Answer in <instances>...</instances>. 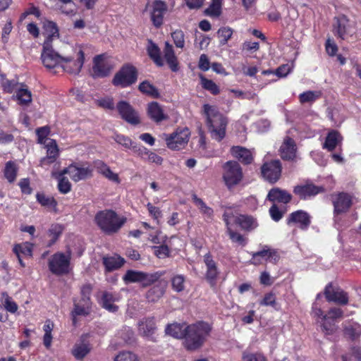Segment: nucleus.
Listing matches in <instances>:
<instances>
[{"label":"nucleus","instance_id":"a211bd4d","mask_svg":"<svg viewBox=\"0 0 361 361\" xmlns=\"http://www.w3.org/2000/svg\"><path fill=\"white\" fill-rule=\"evenodd\" d=\"M324 295L329 302L339 305H345L348 302V294L341 289L334 288L331 283L326 286Z\"/></svg>","mask_w":361,"mask_h":361},{"label":"nucleus","instance_id":"680f3d73","mask_svg":"<svg viewBox=\"0 0 361 361\" xmlns=\"http://www.w3.org/2000/svg\"><path fill=\"white\" fill-rule=\"evenodd\" d=\"M63 228L59 224L52 225L49 230V233L51 238V243H54L60 235L62 233Z\"/></svg>","mask_w":361,"mask_h":361},{"label":"nucleus","instance_id":"c9c22d12","mask_svg":"<svg viewBox=\"0 0 361 361\" xmlns=\"http://www.w3.org/2000/svg\"><path fill=\"white\" fill-rule=\"evenodd\" d=\"M16 91V99L21 105H27L32 102V94L25 85H21Z\"/></svg>","mask_w":361,"mask_h":361},{"label":"nucleus","instance_id":"f8f14e48","mask_svg":"<svg viewBox=\"0 0 361 361\" xmlns=\"http://www.w3.org/2000/svg\"><path fill=\"white\" fill-rule=\"evenodd\" d=\"M224 217L226 225L236 224L246 231L252 230L257 226V223L252 217L234 214L231 210H227Z\"/></svg>","mask_w":361,"mask_h":361},{"label":"nucleus","instance_id":"f704fd0d","mask_svg":"<svg viewBox=\"0 0 361 361\" xmlns=\"http://www.w3.org/2000/svg\"><path fill=\"white\" fill-rule=\"evenodd\" d=\"M52 177L58 179V189L59 192L62 194H67L71 190V184L69 180L63 176V175H61L60 172L53 171L51 173Z\"/></svg>","mask_w":361,"mask_h":361},{"label":"nucleus","instance_id":"58836bf2","mask_svg":"<svg viewBox=\"0 0 361 361\" xmlns=\"http://www.w3.org/2000/svg\"><path fill=\"white\" fill-rule=\"evenodd\" d=\"M17 171L18 168L14 162L10 161L6 164L4 176L9 183H13L16 180Z\"/></svg>","mask_w":361,"mask_h":361},{"label":"nucleus","instance_id":"1a4fd4ad","mask_svg":"<svg viewBox=\"0 0 361 361\" xmlns=\"http://www.w3.org/2000/svg\"><path fill=\"white\" fill-rule=\"evenodd\" d=\"M85 54L80 49L75 51L73 56H64L62 59L61 68L67 73L78 75L83 66Z\"/></svg>","mask_w":361,"mask_h":361},{"label":"nucleus","instance_id":"de8ad7c7","mask_svg":"<svg viewBox=\"0 0 361 361\" xmlns=\"http://www.w3.org/2000/svg\"><path fill=\"white\" fill-rule=\"evenodd\" d=\"M13 252L17 257L20 256V255L32 256V245L28 243L16 245L13 247Z\"/></svg>","mask_w":361,"mask_h":361},{"label":"nucleus","instance_id":"9d476101","mask_svg":"<svg viewBox=\"0 0 361 361\" xmlns=\"http://www.w3.org/2000/svg\"><path fill=\"white\" fill-rule=\"evenodd\" d=\"M123 281L128 284L140 283L143 287H147L158 280L157 273L149 274L140 271L128 270L123 276Z\"/></svg>","mask_w":361,"mask_h":361},{"label":"nucleus","instance_id":"ddd939ff","mask_svg":"<svg viewBox=\"0 0 361 361\" xmlns=\"http://www.w3.org/2000/svg\"><path fill=\"white\" fill-rule=\"evenodd\" d=\"M64 174H68L73 181L78 182L91 177L92 176V169L87 166L73 164L61 171V175Z\"/></svg>","mask_w":361,"mask_h":361},{"label":"nucleus","instance_id":"338daca9","mask_svg":"<svg viewBox=\"0 0 361 361\" xmlns=\"http://www.w3.org/2000/svg\"><path fill=\"white\" fill-rule=\"evenodd\" d=\"M260 305L263 306H272L275 307L276 305V297L271 293H269L266 294L264 298L259 302Z\"/></svg>","mask_w":361,"mask_h":361},{"label":"nucleus","instance_id":"bb28decb","mask_svg":"<svg viewBox=\"0 0 361 361\" xmlns=\"http://www.w3.org/2000/svg\"><path fill=\"white\" fill-rule=\"evenodd\" d=\"M141 224L144 227L145 231H142L139 229L133 230L130 231L129 235L135 238H139L142 233H145L148 235V240L154 243H156L158 236V229H157L155 227L151 226L147 222H142Z\"/></svg>","mask_w":361,"mask_h":361},{"label":"nucleus","instance_id":"2eb2a0df","mask_svg":"<svg viewBox=\"0 0 361 361\" xmlns=\"http://www.w3.org/2000/svg\"><path fill=\"white\" fill-rule=\"evenodd\" d=\"M116 107L121 118L128 123L137 125L140 123L139 114L129 103L121 101Z\"/></svg>","mask_w":361,"mask_h":361},{"label":"nucleus","instance_id":"39448f33","mask_svg":"<svg viewBox=\"0 0 361 361\" xmlns=\"http://www.w3.org/2000/svg\"><path fill=\"white\" fill-rule=\"evenodd\" d=\"M333 32L336 37L348 42H353L359 39L355 22L344 15L334 18Z\"/></svg>","mask_w":361,"mask_h":361},{"label":"nucleus","instance_id":"37998d69","mask_svg":"<svg viewBox=\"0 0 361 361\" xmlns=\"http://www.w3.org/2000/svg\"><path fill=\"white\" fill-rule=\"evenodd\" d=\"M138 89L142 93L150 97H157L158 96V91L157 88L147 80L141 82L139 85Z\"/></svg>","mask_w":361,"mask_h":361},{"label":"nucleus","instance_id":"ea45409f","mask_svg":"<svg viewBox=\"0 0 361 361\" xmlns=\"http://www.w3.org/2000/svg\"><path fill=\"white\" fill-rule=\"evenodd\" d=\"M44 145L47 149V156L49 157V159L56 160L59 155V149L56 140L50 139Z\"/></svg>","mask_w":361,"mask_h":361},{"label":"nucleus","instance_id":"b1692460","mask_svg":"<svg viewBox=\"0 0 361 361\" xmlns=\"http://www.w3.org/2000/svg\"><path fill=\"white\" fill-rule=\"evenodd\" d=\"M280 154L283 159H293L296 155V147L295 142L290 137H286L281 147Z\"/></svg>","mask_w":361,"mask_h":361},{"label":"nucleus","instance_id":"f03ea898","mask_svg":"<svg viewBox=\"0 0 361 361\" xmlns=\"http://www.w3.org/2000/svg\"><path fill=\"white\" fill-rule=\"evenodd\" d=\"M47 26L51 29V34L49 35L43 44V49L41 54V59L43 65L48 69L61 67L62 59L64 56L59 54L52 47V40L59 37L56 25L53 22H49Z\"/></svg>","mask_w":361,"mask_h":361},{"label":"nucleus","instance_id":"052dcab7","mask_svg":"<svg viewBox=\"0 0 361 361\" xmlns=\"http://www.w3.org/2000/svg\"><path fill=\"white\" fill-rule=\"evenodd\" d=\"M114 361H138V359L134 353L124 351L116 355L114 358Z\"/></svg>","mask_w":361,"mask_h":361},{"label":"nucleus","instance_id":"a878e982","mask_svg":"<svg viewBox=\"0 0 361 361\" xmlns=\"http://www.w3.org/2000/svg\"><path fill=\"white\" fill-rule=\"evenodd\" d=\"M207 267L206 279L209 283L213 286L219 275V271L215 262L211 258L209 255H205L204 259Z\"/></svg>","mask_w":361,"mask_h":361},{"label":"nucleus","instance_id":"6ab92c4d","mask_svg":"<svg viewBox=\"0 0 361 361\" xmlns=\"http://www.w3.org/2000/svg\"><path fill=\"white\" fill-rule=\"evenodd\" d=\"M92 72L93 75L97 78H104L107 76L111 68L105 61L104 55H97L93 59Z\"/></svg>","mask_w":361,"mask_h":361},{"label":"nucleus","instance_id":"4d7b16f0","mask_svg":"<svg viewBox=\"0 0 361 361\" xmlns=\"http://www.w3.org/2000/svg\"><path fill=\"white\" fill-rule=\"evenodd\" d=\"M171 283L173 289L176 292H180L185 288V278L182 275L175 276Z\"/></svg>","mask_w":361,"mask_h":361},{"label":"nucleus","instance_id":"0e129e2a","mask_svg":"<svg viewBox=\"0 0 361 361\" xmlns=\"http://www.w3.org/2000/svg\"><path fill=\"white\" fill-rule=\"evenodd\" d=\"M149 11L151 14V19L155 27H158V21L157 20L156 12L158 11V1L155 0L153 5L151 6L149 4L146 6V11Z\"/></svg>","mask_w":361,"mask_h":361},{"label":"nucleus","instance_id":"c03bdc74","mask_svg":"<svg viewBox=\"0 0 361 361\" xmlns=\"http://www.w3.org/2000/svg\"><path fill=\"white\" fill-rule=\"evenodd\" d=\"M200 83L202 87L209 91L213 94H217L219 93V88L217 85L212 80L207 79L203 75H200Z\"/></svg>","mask_w":361,"mask_h":361},{"label":"nucleus","instance_id":"473e14b6","mask_svg":"<svg viewBox=\"0 0 361 361\" xmlns=\"http://www.w3.org/2000/svg\"><path fill=\"white\" fill-rule=\"evenodd\" d=\"M341 140V135L336 130H331L328 133L323 147L329 151H333Z\"/></svg>","mask_w":361,"mask_h":361},{"label":"nucleus","instance_id":"423d86ee","mask_svg":"<svg viewBox=\"0 0 361 361\" xmlns=\"http://www.w3.org/2000/svg\"><path fill=\"white\" fill-rule=\"evenodd\" d=\"M164 138L168 148L172 150L184 149L189 141L190 131L188 128H178L173 133L164 134Z\"/></svg>","mask_w":361,"mask_h":361},{"label":"nucleus","instance_id":"2f4dec72","mask_svg":"<svg viewBox=\"0 0 361 361\" xmlns=\"http://www.w3.org/2000/svg\"><path fill=\"white\" fill-rule=\"evenodd\" d=\"M186 327L184 324L174 323L169 324L165 329V332L166 334L176 338H185Z\"/></svg>","mask_w":361,"mask_h":361},{"label":"nucleus","instance_id":"6e6552de","mask_svg":"<svg viewBox=\"0 0 361 361\" xmlns=\"http://www.w3.org/2000/svg\"><path fill=\"white\" fill-rule=\"evenodd\" d=\"M137 79V71L135 66L126 64L115 74L112 83L114 86L121 88L134 84Z\"/></svg>","mask_w":361,"mask_h":361},{"label":"nucleus","instance_id":"e2e57ef3","mask_svg":"<svg viewBox=\"0 0 361 361\" xmlns=\"http://www.w3.org/2000/svg\"><path fill=\"white\" fill-rule=\"evenodd\" d=\"M147 113L149 116L158 123V103L156 102H151L148 104Z\"/></svg>","mask_w":361,"mask_h":361},{"label":"nucleus","instance_id":"3c124183","mask_svg":"<svg viewBox=\"0 0 361 361\" xmlns=\"http://www.w3.org/2000/svg\"><path fill=\"white\" fill-rule=\"evenodd\" d=\"M147 42V54L149 55L150 59L153 60L154 63L158 65V47L154 42H153L152 39H148Z\"/></svg>","mask_w":361,"mask_h":361},{"label":"nucleus","instance_id":"c756f323","mask_svg":"<svg viewBox=\"0 0 361 361\" xmlns=\"http://www.w3.org/2000/svg\"><path fill=\"white\" fill-rule=\"evenodd\" d=\"M139 332L141 335L151 338L152 335L156 330V320L154 318H148L139 324Z\"/></svg>","mask_w":361,"mask_h":361},{"label":"nucleus","instance_id":"7c9ffc66","mask_svg":"<svg viewBox=\"0 0 361 361\" xmlns=\"http://www.w3.org/2000/svg\"><path fill=\"white\" fill-rule=\"evenodd\" d=\"M267 197L271 202L288 203L291 200V195L286 190L276 188L269 192Z\"/></svg>","mask_w":361,"mask_h":361},{"label":"nucleus","instance_id":"c85d7f7f","mask_svg":"<svg viewBox=\"0 0 361 361\" xmlns=\"http://www.w3.org/2000/svg\"><path fill=\"white\" fill-rule=\"evenodd\" d=\"M164 58L172 71L176 72L178 71V63L175 56L173 48L172 45L167 42L165 43L164 48Z\"/></svg>","mask_w":361,"mask_h":361},{"label":"nucleus","instance_id":"0eeeda50","mask_svg":"<svg viewBox=\"0 0 361 361\" xmlns=\"http://www.w3.org/2000/svg\"><path fill=\"white\" fill-rule=\"evenodd\" d=\"M222 175L224 181L228 188L238 185L243 178L242 168L234 161H228L223 165Z\"/></svg>","mask_w":361,"mask_h":361},{"label":"nucleus","instance_id":"72a5a7b5","mask_svg":"<svg viewBox=\"0 0 361 361\" xmlns=\"http://www.w3.org/2000/svg\"><path fill=\"white\" fill-rule=\"evenodd\" d=\"M123 258L118 255L105 257L103 258V264L107 271H111L119 269L123 264Z\"/></svg>","mask_w":361,"mask_h":361},{"label":"nucleus","instance_id":"a19ab883","mask_svg":"<svg viewBox=\"0 0 361 361\" xmlns=\"http://www.w3.org/2000/svg\"><path fill=\"white\" fill-rule=\"evenodd\" d=\"M321 96L320 91H307L301 93L299 95L300 102L302 104L305 103H312L316 99L319 98Z\"/></svg>","mask_w":361,"mask_h":361},{"label":"nucleus","instance_id":"412c9836","mask_svg":"<svg viewBox=\"0 0 361 361\" xmlns=\"http://www.w3.org/2000/svg\"><path fill=\"white\" fill-rule=\"evenodd\" d=\"M74 308L71 312L73 317V322L75 324L76 316H86L89 314L91 310L92 302L90 299H75Z\"/></svg>","mask_w":361,"mask_h":361},{"label":"nucleus","instance_id":"79ce46f5","mask_svg":"<svg viewBox=\"0 0 361 361\" xmlns=\"http://www.w3.org/2000/svg\"><path fill=\"white\" fill-rule=\"evenodd\" d=\"M193 201L200 212L207 218H211L213 215V209L208 207L201 199L193 196Z\"/></svg>","mask_w":361,"mask_h":361},{"label":"nucleus","instance_id":"69168bd1","mask_svg":"<svg viewBox=\"0 0 361 361\" xmlns=\"http://www.w3.org/2000/svg\"><path fill=\"white\" fill-rule=\"evenodd\" d=\"M130 149H132L134 153L137 154L138 156L141 157L142 159H147L145 155H147L148 154L149 150L144 146L134 142Z\"/></svg>","mask_w":361,"mask_h":361},{"label":"nucleus","instance_id":"20e7f679","mask_svg":"<svg viewBox=\"0 0 361 361\" xmlns=\"http://www.w3.org/2000/svg\"><path fill=\"white\" fill-rule=\"evenodd\" d=\"M126 218L114 211L106 209L97 213L94 221L99 228L106 234L117 233L126 222Z\"/></svg>","mask_w":361,"mask_h":361},{"label":"nucleus","instance_id":"8fccbe9b","mask_svg":"<svg viewBox=\"0 0 361 361\" xmlns=\"http://www.w3.org/2000/svg\"><path fill=\"white\" fill-rule=\"evenodd\" d=\"M233 35V30L229 27H221L217 32L220 45H225Z\"/></svg>","mask_w":361,"mask_h":361},{"label":"nucleus","instance_id":"6e6d98bb","mask_svg":"<svg viewBox=\"0 0 361 361\" xmlns=\"http://www.w3.org/2000/svg\"><path fill=\"white\" fill-rule=\"evenodd\" d=\"M113 139L119 145H121L125 148L130 149L134 142L123 135L115 134L113 136Z\"/></svg>","mask_w":361,"mask_h":361},{"label":"nucleus","instance_id":"dca6fc26","mask_svg":"<svg viewBox=\"0 0 361 361\" xmlns=\"http://www.w3.org/2000/svg\"><path fill=\"white\" fill-rule=\"evenodd\" d=\"M281 173V166L278 160L271 161L264 164L262 167L263 177L270 183L276 182Z\"/></svg>","mask_w":361,"mask_h":361},{"label":"nucleus","instance_id":"5701e85b","mask_svg":"<svg viewBox=\"0 0 361 361\" xmlns=\"http://www.w3.org/2000/svg\"><path fill=\"white\" fill-rule=\"evenodd\" d=\"M322 191V188L313 184L298 185L294 188V192L301 199H307L314 196Z\"/></svg>","mask_w":361,"mask_h":361},{"label":"nucleus","instance_id":"a18cd8bd","mask_svg":"<svg viewBox=\"0 0 361 361\" xmlns=\"http://www.w3.org/2000/svg\"><path fill=\"white\" fill-rule=\"evenodd\" d=\"M322 331L327 334H332L336 330V326L334 321L328 319L326 316H323V320L319 322Z\"/></svg>","mask_w":361,"mask_h":361},{"label":"nucleus","instance_id":"aec40b11","mask_svg":"<svg viewBox=\"0 0 361 361\" xmlns=\"http://www.w3.org/2000/svg\"><path fill=\"white\" fill-rule=\"evenodd\" d=\"M287 223L288 225L294 224L301 229H306L310 224V217L306 212L298 210L290 214Z\"/></svg>","mask_w":361,"mask_h":361},{"label":"nucleus","instance_id":"cd10ccee","mask_svg":"<svg viewBox=\"0 0 361 361\" xmlns=\"http://www.w3.org/2000/svg\"><path fill=\"white\" fill-rule=\"evenodd\" d=\"M231 155L244 164H250L252 161V153L247 149L240 147L234 146L231 149Z\"/></svg>","mask_w":361,"mask_h":361},{"label":"nucleus","instance_id":"864d4df0","mask_svg":"<svg viewBox=\"0 0 361 361\" xmlns=\"http://www.w3.org/2000/svg\"><path fill=\"white\" fill-rule=\"evenodd\" d=\"M227 226V230L228 235L230 236V238L233 243H238L240 245H245L246 243L245 239L243 238L242 235H240L238 233L234 232L232 231V226L233 224L226 225Z\"/></svg>","mask_w":361,"mask_h":361},{"label":"nucleus","instance_id":"5fc2aeb1","mask_svg":"<svg viewBox=\"0 0 361 361\" xmlns=\"http://www.w3.org/2000/svg\"><path fill=\"white\" fill-rule=\"evenodd\" d=\"M343 361H361V348L355 346L351 348L349 355L343 357Z\"/></svg>","mask_w":361,"mask_h":361},{"label":"nucleus","instance_id":"603ef678","mask_svg":"<svg viewBox=\"0 0 361 361\" xmlns=\"http://www.w3.org/2000/svg\"><path fill=\"white\" fill-rule=\"evenodd\" d=\"M50 133V129L48 126H43L36 130L38 143L45 145L49 139L47 136Z\"/></svg>","mask_w":361,"mask_h":361},{"label":"nucleus","instance_id":"774afa93","mask_svg":"<svg viewBox=\"0 0 361 361\" xmlns=\"http://www.w3.org/2000/svg\"><path fill=\"white\" fill-rule=\"evenodd\" d=\"M291 68L289 64L282 65L276 70L275 74L279 77H286L290 72Z\"/></svg>","mask_w":361,"mask_h":361},{"label":"nucleus","instance_id":"f3484780","mask_svg":"<svg viewBox=\"0 0 361 361\" xmlns=\"http://www.w3.org/2000/svg\"><path fill=\"white\" fill-rule=\"evenodd\" d=\"M334 214L338 215L346 212L353 203V197L349 194L341 192L333 197Z\"/></svg>","mask_w":361,"mask_h":361},{"label":"nucleus","instance_id":"13d9d810","mask_svg":"<svg viewBox=\"0 0 361 361\" xmlns=\"http://www.w3.org/2000/svg\"><path fill=\"white\" fill-rule=\"evenodd\" d=\"M242 358L243 361H267V357L261 353H249L244 352Z\"/></svg>","mask_w":361,"mask_h":361},{"label":"nucleus","instance_id":"09e8293b","mask_svg":"<svg viewBox=\"0 0 361 361\" xmlns=\"http://www.w3.org/2000/svg\"><path fill=\"white\" fill-rule=\"evenodd\" d=\"M222 1L212 0V4L205 11L206 13L212 16H219L221 14Z\"/></svg>","mask_w":361,"mask_h":361},{"label":"nucleus","instance_id":"4be33fe9","mask_svg":"<svg viewBox=\"0 0 361 361\" xmlns=\"http://www.w3.org/2000/svg\"><path fill=\"white\" fill-rule=\"evenodd\" d=\"M91 349L90 343L81 337L80 340L74 344L71 353L76 360H82L90 353Z\"/></svg>","mask_w":361,"mask_h":361},{"label":"nucleus","instance_id":"7ed1b4c3","mask_svg":"<svg viewBox=\"0 0 361 361\" xmlns=\"http://www.w3.org/2000/svg\"><path fill=\"white\" fill-rule=\"evenodd\" d=\"M210 331V325L203 322L187 326L184 343L185 348L189 350L200 348L205 342Z\"/></svg>","mask_w":361,"mask_h":361},{"label":"nucleus","instance_id":"bf43d9fd","mask_svg":"<svg viewBox=\"0 0 361 361\" xmlns=\"http://www.w3.org/2000/svg\"><path fill=\"white\" fill-rule=\"evenodd\" d=\"M171 37L178 48H183L185 45L184 34L181 30H176L171 33Z\"/></svg>","mask_w":361,"mask_h":361},{"label":"nucleus","instance_id":"4468645a","mask_svg":"<svg viewBox=\"0 0 361 361\" xmlns=\"http://www.w3.org/2000/svg\"><path fill=\"white\" fill-rule=\"evenodd\" d=\"M279 258V255L275 250L265 246L262 250L252 253L250 263L255 265H259L264 262L269 261L270 262L276 264Z\"/></svg>","mask_w":361,"mask_h":361},{"label":"nucleus","instance_id":"393cba45","mask_svg":"<svg viewBox=\"0 0 361 361\" xmlns=\"http://www.w3.org/2000/svg\"><path fill=\"white\" fill-rule=\"evenodd\" d=\"M118 294L104 291L102 293L100 303L108 311L115 312L118 310V306L114 305V302L118 301Z\"/></svg>","mask_w":361,"mask_h":361},{"label":"nucleus","instance_id":"f257e3e1","mask_svg":"<svg viewBox=\"0 0 361 361\" xmlns=\"http://www.w3.org/2000/svg\"><path fill=\"white\" fill-rule=\"evenodd\" d=\"M202 114L205 118L206 126L212 139L219 142L226 135L227 126L226 118L214 105L205 104L202 106Z\"/></svg>","mask_w":361,"mask_h":361},{"label":"nucleus","instance_id":"9b49d317","mask_svg":"<svg viewBox=\"0 0 361 361\" xmlns=\"http://www.w3.org/2000/svg\"><path fill=\"white\" fill-rule=\"evenodd\" d=\"M70 260L71 254L55 253L49 260V270L56 275L67 274L69 271Z\"/></svg>","mask_w":361,"mask_h":361},{"label":"nucleus","instance_id":"e433bc0d","mask_svg":"<svg viewBox=\"0 0 361 361\" xmlns=\"http://www.w3.org/2000/svg\"><path fill=\"white\" fill-rule=\"evenodd\" d=\"M345 336L351 340H357L361 336V325L357 323L348 324L344 329Z\"/></svg>","mask_w":361,"mask_h":361},{"label":"nucleus","instance_id":"4c0bfd02","mask_svg":"<svg viewBox=\"0 0 361 361\" xmlns=\"http://www.w3.org/2000/svg\"><path fill=\"white\" fill-rule=\"evenodd\" d=\"M1 302L7 312L11 314L17 312L18 305L6 292L1 293Z\"/></svg>","mask_w":361,"mask_h":361},{"label":"nucleus","instance_id":"49530a36","mask_svg":"<svg viewBox=\"0 0 361 361\" xmlns=\"http://www.w3.org/2000/svg\"><path fill=\"white\" fill-rule=\"evenodd\" d=\"M36 198L37 202L44 207L54 208L56 206V202L54 197L47 196L43 193H37L36 195Z\"/></svg>","mask_w":361,"mask_h":361}]
</instances>
